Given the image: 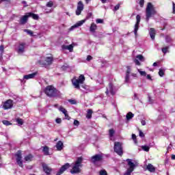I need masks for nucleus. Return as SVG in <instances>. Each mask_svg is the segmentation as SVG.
<instances>
[{"label":"nucleus","instance_id":"nucleus-17","mask_svg":"<svg viewBox=\"0 0 175 175\" xmlns=\"http://www.w3.org/2000/svg\"><path fill=\"white\" fill-rule=\"evenodd\" d=\"M56 148L57 151H62L64 149V143L62 141L57 142L56 144Z\"/></svg>","mask_w":175,"mask_h":175},{"label":"nucleus","instance_id":"nucleus-10","mask_svg":"<svg viewBox=\"0 0 175 175\" xmlns=\"http://www.w3.org/2000/svg\"><path fill=\"white\" fill-rule=\"evenodd\" d=\"M136 20L137 22L135 25L134 27V33L135 36H137V31H139V25H140V20H142V16L140 15L137 14L136 16Z\"/></svg>","mask_w":175,"mask_h":175},{"label":"nucleus","instance_id":"nucleus-55","mask_svg":"<svg viewBox=\"0 0 175 175\" xmlns=\"http://www.w3.org/2000/svg\"><path fill=\"white\" fill-rule=\"evenodd\" d=\"M4 50H5V46H3V44H1L0 46V52L3 53Z\"/></svg>","mask_w":175,"mask_h":175},{"label":"nucleus","instance_id":"nucleus-64","mask_svg":"<svg viewBox=\"0 0 175 175\" xmlns=\"http://www.w3.org/2000/svg\"><path fill=\"white\" fill-rule=\"evenodd\" d=\"M171 158L172 159L175 160V154H172Z\"/></svg>","mask_w":175,"mask_h":175},{"label":"nucleus","instance_id":"nucleus-44","mask_svg":"<svg viewBox=\"0 0 175 175\" xmlns=\"http://www.w3.org/2000/svg\"><path fill=\"white\" fill-rule=\"evenodd\" d=\"M100 175H107V172L105 170H101L100 171Z\"/></svg>","mask_w":175,"mask_h":175},{"label":"nucleus","instance_id":"nucleus-36","mask_svg":"<svg viewBox=\"0 0 175 175\" xmlns=\"http://www.w3.org/2000/svg\"><path fill=\"white\" fill-rule=\"evenodd\" d=\"M159 75L160 77H163L165 76V71L163 69H159Z\"/></svg>","mask_w":175,"mask_h":175},{"label":"nucleus","instance_id":"nucleus-26","mask_svg":"<svg viewBox=\"0 0 175 175\" xmlns=\"http://www.w3.org/2000/svg\"><path fill=\"white\" fill-rule=\"evenodd\" d=\"M49 146H45L43 147L42 152H44V155H50V152H49Z\"/></svg>","mask_w":175,"mask_h":175},{"label":"nucleus","instance_id":"nucleus-40","mask_svg":"<svg viewBox=\"0 0 175 175\" xmlns=\"http://www.w3.org/2000/svg\"><path fill=\"white\" fill-rule=\"evenodd\" d=\"M81 12H83V10L77 8V10H76V15H77V16H80V15L81 14Z\"/></svg>","mask_w":175,"mask_h":175},{"label":"nucleus","instance_id":"nucleus-62","mask_svg":"<svg viewBox=\"0 0 175 175\" xmlns=\"http://www.w3.org/2000/svg\"><path fill=\"white\" fill-rule=\"evenodd\" d=\"M131 76H133V77H137V74L132 73Z\"/></svg>","mask_w":175,"mask_h":175},{"label":"nucleus","instance_id":"nucleus-13","mask_svg":"<svg viewBox=\"0 0 175 175\" xmlns=\"http://www.w3.org/2000/svg\"><path fill=\"white\" fill-rule=\"evenodd\" d=\"M69 167H70V164H69V163H66L60 167L56 175L63 174L64 172H65L67 169H69Z\"/></svg>","mask_w":175,"mask_h":175},{"label":"nucleus","instance_id":"nucleus-15","mask_svg":"<svg viewBox=\"0 0 175 175\" xmlns=\"http://www.w3.org/2000/svg\"><path fill=\"white\" fill-rule=\"evenodd\" d=\"M83 82H82L81 80L79 79V78H78L77 79H72V84L74 87L77 90H80V84H83Z\"/></svg>","mask_w":175,"mask_h":175},{"label":"nucleus","instance_id":"nucleus-61","mask_svg":"<svg viewBox=\"0 0 175 175\" xmlns=\"http://www.w3.org/2000/svg\"><path fill=\"white\" fill-rule=\"evenodd\" d=\"M141 124H142V125H143V126L146 125V120H142V121H141Z\"/></svg>","mask_w":175,"mask_h":175},{"label":"nucleus","instance_id":"nucleus-49","mask_svg":"<svg viewBox=\"0 0 175 175\" xmlns=\"http://www.w3.org/2000/svg\"><path fill=\"white\" fill-rule=\"evenodd\" d=\"M132 139L134 140L135 143H137V139L136 138V135L132 134Z\"/></svg>","mask_w":175,"mask_h":175},{"label":"nucleus","instance_id":"nucleus-37","mask_svg":"<svg viewBox=\"0 0 175 175\" xmlns=\"http://www.w3.org/2000/svg\"><path fill=\"white\" fill-rule=\"evenodd\" d=\"M2 122L3 125H5L6 126H9V125H12V123L8 120H3Z\"/></svg>","mask_w":175,"mask_h":175},{"label":"nucleus","instance_id":"nucleus-16","mask_svg":"<svg viewBox=\"0 0 175 175\" xmlns=\"http://www.w3.org/2000/svg\"><path fill=\"white\" fill-rule=\"evenodd\" d=\"M109 89H107V90L105 91V94L106 95H109V93L110 92L111 95H114V89L113 88V83H109Z\"/></svg>","mask_w":175,"mask_h":175},{"label":"nucleus","instance_id":"nucleus-1","mask_svg":"<svg viewBox=\"0 0 175 175\" xmlns=\"http://www.w3.org/2000/svg\"><path fill=\"white\" fill-rule=\"evenodd\" d=\"M83 157H79L77 158L74 166L70 170L71 174H77L79 173H81V169H80V167H83Z\"/></svg>","mask_w":175,"mask_h":175},{"label":"nucleus","instance_id":"nucleus-11","mask_svg":"<svg viewBox=\"0 0 175 175\" xmlns=\"http://www.w3.org/2000/svg\"><path fill=\"white\" fill-rule=\"evenodd\" d=\"M25 46H27L25 42H19L17 49L18 54H23L25 51Z\"/></svg>","mask_w":175,"mask_h":175},{"label":"nucleus","instance_id":"nucleus-58","mask_svg":"<svg viewBox=\"0 0 175 175\" xmlns=\"http://www.w3.org/2000/svg\"><path fill=\"white\" fill-rule=\"evenodd\" d=\"M172 9H173V14H175V3H174V1H172Z\"/></svg>","mask_w":175,"mask_h":175},{"label":"nucleus","instance_id":"nucleus-27","mask_svg":"<svg viewBox=\"0 0 175 175\" xmlns=\"http://www.w3.org/2000/svg\"><path fill=\"white\" fill-rule=\"evenodd\" d=\"M77 9H81V10H84V4H83L82 1H79L78 2L77 8Z\"/></svg>","mask_w":175,"mask_h":175},{"label":"nucleus","instance_id":"nucleus-3","mask_svg":"<svg viewBox=\"0 0 175 175\" xmlns=\"http://www.w3.org/2000/svg\"><path fill=\"white\" fill-rule=\"evenodd\" d=\"M155 14H157L155 7H154L152 3H148L146 8V20L147 23H148V21H150V18H151L152 16H155Z\"/></svg>","mask_w":175,"mask_h":175},{"label":"nucleus","instance_id":"nucleus-25","mask_svg":"<svg viewBox=\"0 0 175 175\" xmlns=\"http://www.w3.org/2000/svg\"><path fill=\"white\" fill-rule=\"evenodd\" d=\"M92 113H94L92 109H88L86 114V118L91 120V118H92Z\"/></svg>","mask_w":175,"mask_h":175},{"label":"nucleus","instance_id":"nucleus-2","mask_svg":"<svg viewBox=\"0 0 175 175\" xmlns=\"http://www.w3.org/2000/svg\"><path fill=\"white\" fill-rule=\"evenodd\" d=\"M44 93L49 98H57L59 96L60 92L53 85H48L44 90Z\"/></svg>","mask_w":175,"mask_h":175},{"label":"nucleus","instance_id":"nucleus-38","mask_svg":"<svg viewBox=\"0 0 175 175\" xmlns=\"http://www.w3.org/2000/svg\"><path fill=\"white\" fill-rule=\"evenodd\" d=\"M53 6H54V3L51 1L46 3V8H53Z\"/></svg>","mask_w":175,"mask_h":175},{"label":"nucleus","instance_id":"nucleus-47","mask_svg":"<svg viewBox=\"0 0 175 175\" xmlns=\"http://www.w3.org/2000/svg\"><path fill=\"white\" fill-rule=\"evenodd\" d=\"M134 62H135V65H137L138 66H140L141 64H140V62L139 61V59H135Z\"/></svg>","mask_w":175,"mask_h":175},{"label":"nucleus","instance_id":"nucleus-20","mask_svg":"<svg viewBox=\"0 0 175 175\" xmlns=\"http://www.w3.org/2000/svg\"><path fill=\"white\" fill-rule=\"evenodd\" d=\"M36 75H38V72H33L31 74L25 75L24 79H25L26 80H29V79H33V77H35V76H36Z\"/></svg>","mask_w":175,"mask_h":175},{"label":"nucleus","instance_id":"nucleus-33","mask_svg":"<svg viewBox=\"0 0 175 175\" xmlns=\"http://www.w3.org/2000/svg\"><path fill=\"white\" fill-rule=\"evenodd\" d=\"M24 32H27L28 35H30V36H33V31H32L30 29H25Z\"/></svg>","mask_w":175,"mask_h":175},{"label":"nucleus","instance_id":"nucleus-41","mask_svg":"<svg viewBox=\"0 0 175 175\" xmlns=\"http://www.w3.org/2000/svg\"><path fill=\"white\" fill-rule=\"evenodd\" d=\"M78 79H81V81L82 83H84V81H85V77L83 75H81Z\"/></svg>","mask_w":175,"mask_h":175},{"label":"nucleus","instance_id":"nucleus-54","mask_svg":"<svg viewBox=\"0 0 175 175\" xmlns=\"http://www.w3.org/2000/svg\"><path fill=\"white\" fill-rule=\"evenodd\" d=\"M55 122H56L57 124H61V122H62V120L61 118H56V120H55Z\"/></svg>","mask_w":175,"mask_h":175},{"label":"nucleus","instance_id":"nucleus-31","mask_svg":"<svg viewBox=\"0 0 175 175\" xmlns=\"http://www.w3.org/2000/svg\"><path fill=\"white\" fill-rule=\"evenodd\" d=\"M16 122L18 124V125H23L24 124V120L20 118H16Z\"/></svg>","mask_w":175,"mask_h":175},{"label":"nucleus","instance_id":"nucleus-34","mask_svg":"<svg viewBox=\"0 0 175 175\" xmlns=\"http://www.w3.org/2000/svg\"><path fill=\"white\" fill-rule=\"evenodd\" d=\"M165 42L167 43H170V42H172V37L169 35L165 36Z\"/></svg>","mask_w":175,"mask_h":175},{"label":"nucleus","instance_id":"nucleus-18","mask_svg":"<svg viewBox=\"0 0 175 175\" xmlns=\"http://www.w3.org/2000/svg\"><path fill=\"white\" fill-rule=\"evenodd\" d=\"M34 157L33 156L32 154H29L26 155L24 158L25 162H32L33 160Z\"/></svg>","mask_w":175,"mask_h":175},{"label":"nucleus","instance_id":"nucleus-9","mask_svg":"<svg viewBox=\"0 0 175 175\" xmlns=\"http://www.w3.org/2000/svg\"><path fill=\"white\" fill-rule=\"evenodd\" d=\"M92 163H96V162H101L103 161V156L100 154H97L91 157Z\"/></svg>","mask_w":175,"mask_h":175},{"label":"nucleus","instance_id":"nucleus-30","mask_svg":"<svg viewBox=\"0 0 175 175\" xmlns=\"http://www.w3.org/2000/svg\"><path fill=\"white\" fill-rule=\"evenodd\" d=\"M59 111H62V113H63V114H66V113L68 112L66 109L64 108V107H62V106L59 107Z\"/></svg>","mask_w":175,"mask_h":175},{"label":"nucleus","instance_id":"nucleus-21","mask_svg":"<svg viewBox=\"0 0 175 175\" xmlns=\"http://www.w3.org/2000/svg\"><path fill=\"white\" fill-rule=\"evenodd\" d=\"M146 168L148 170V172H150V173H154L155 172V167H154V165H152V164L151 163H149L146 166Z\"/></svg>","mask_w":175,"mask_h":175},{"label":"nucleus","instance_id":"nucleus-51","mask_svg":"<svg viewBox=\"0 0 175 175\" xmlns=\"http://www.w3.org/2000/svg\"><path fill=\"white\" fill-rule=\"evenodd\" d=\"M138 131H139V137H144V133L143 132H142V130L138 129Z\"/></svg>","mask_w":175,"mask_h":175},{"label":"nucleus","instance_id":"nucleus-43","mask_svg":"<svg viewBox=\"0 0 175 175\" xmlns=\"http://www.w3.org/2000/svg\"><path fill=\"white\" fill-rule=\"evenodd\" d=\"M120 3H118L116 5H115L113 12H117L120 9Z\"/></svg>","mask_w":175,"mask_h":175},{"label":"nucleus","instance_id":"nucleus-32","mask_svg":"<svg viewBox=\"0 0 175 175\" xmlns=\"http://www.w3.org/2000/svg\"><path fill=\"white\" fill-rule=\"evenodd\" d=\"M142 149L144 151H146V152H148V151H150V146H142Z\"/></svg>","mask_w":175,"mask_h":175},{"label":"nucleus","instance_id":"nucleus-23","mask_svg":"<svg viewBox=\"0 0 175 175\" xmlns=\"http://www.w3.org/2000/svg\"><path fill=\"white\" fill-rule=\"evenodd\" d=\"M85 23V19L81 20V21H79L78 23H77L75 25H74L72 26V28H77L78 27H81V25L83 24H84Z\"/></svg>","mask_w":175,"mask_h":175},{"label":"nucleus","instance_id":"nucleus-12","mask_svg":"<svg viewBox=\"0 0 175 175\" xmlns=\"http://www.w3.org/2000/svg\"><path fill=\"white\" fill-rule=\"evenodd\" d=\"M3 107L4 110H8L9 109H12V107H13V100H10V99L6 100L4 103Z\"/></svg>","mask_w":175,"mask_h":175},{"label":"nucleus","instance_id":"nucleus-24","mask_svg":"<svg viewBox=\"0 0 175 175\" xmlns=\"http://www.w3.org/2000/svg\"><path fill=\"white\" fill-rule=\"evenodd\" d=\"M29 17H32L33 20H39V15L33 14L32 12H27Z\"/></svg>","mask_w":175,"mask_h":175},{"label":"nucleus","instance_id":"nucleus-46","mask_svg":"<svg viewBox=\"0 0 175 175\" xmlns=\"http://www.w3.org/2000/svg\"><path fill=\"white\" fill-rule=\"evenodd\" d=\"M69 103H70L71 105H76V103H77V102L76 101V100H72L70 99L68 100Z\"/></svg>","mask_w":175,"mask_h":175},{"label":"nucleus","instance_id":"nucleus-6","mask_svg":"<svg viewBox=\"0 0 175 175\" xmlns=\"http://www.w3.org/2000/svg\"><path fill=\"white\" fill-rule=\"evenodd\" d=\"M54 62V57L53 56L45 57L44 62L43 60H39L38 62L41 66H50Z\"/></svg>","mask_w":175,"mask_h":175},{"label":"nucleus","instance_id":"nucleus-29","mask_svg":"<svg viewBox=\"0 0 175 175\" xmlns=\"http://www.w3.org/2000/svg\"><path fill=\"white\" fill-rule=\"evenodd\" d=\"M114 133H116V131H114L113 129H110L109 130V137H113V136H114Z\"/></svg>","mask_w":175,"mask_h":175},{"label":"nucleus","instance_id":"nucleus-7","mask_svg":"<svg viewBox=\"0 0 175 175\" xmlns=\"http://www.w3.org/2000/svg\"><path fill=\"white\" fill-rule=\"evenodd\" d=\"M15 157H16V163L20 166V167H23V154L21 153V150H18L17 152L15 154Z\"/></svg>","mask_w":175,"mask_h":175},{"label":"nucleus","instance_id":"nucleus-56","mask_svg":"<svg viewBox=\"0 0 175 175\" xmlns=\"http://www.w3.org/2000/svg\"><path fill=\"white\" fill-rule=\"evenodd\" d=\"M125 81L126 83H128L129 81V75L128 74H126Z\"/></svg>","mask_w":175,"mask_h":175},{"label":"nucleus","instance_id":"nucleus-59","mask_svg":"<svg viewBox=\"0 0 175 175\" xmlns=\"http://www.w3.org/2000/svg\"><path fill=\"white\" fill-rule=\"evenodd\" d=\"M92 59V56L88 55L86 58V61H91Z\"/></svg>","mask_w":175,"mask_h":175},{"label":"nucleus","instance_id":"nucleus-35","mask_svg":"<svg viewBox=\"0 0 175 175\" xmlns=\"http://www.w3.org/2000/svg\"><path fill=\"white\" fill-rule=\"evenodd\" d=\"M168 50H169V46H165L161 49V51L162 53H163V54H166L169 51Z\"/></svg>","mask_w":175,"mask_h":175},{"label":"nucleus","instance_id":"nucleus-52","mask_svg":"<svg viewBox=\"0 0 175 175\" xmlns=\"http://www.w3.org/2000/svg\"><path fill=\"white\" fill-rule=\"evenodd\" d=\"M126 68H127V70L126 71V75H130L131 74V67L127 66Z\"/></svg>","mask_w":175,"mask_h":175},{"label":"nucleus","instance_id":"nucleus-8","mask_svg":"<svg viewBox=\"0 0 175 175\" xmlns=\"http://www.w3.org/2000/svg\"><path fill=\"white\" fill-rule=\"evenodd\" d=\"M42 167L44 173H46L47 175L51 174V172H53V168L49 166V164H46V163H42Z\"/></svg>","mask_w":175,"mask_h":175},{"label":"nucleus","instance_id":"nucleus-5","mask_svg":"<svg viewBox=\"0 0 175 175\" xmlns=\"http://www.w3.org/2000/svg\"><path fill=\"white\" fill-rule=\"evenodd\" d=\"M114 152L118 154L120 157H122L124 155V150H122V144L119 142H114V146H113Z\"/></svg>","mask_w":175,"mask_h":175},{"label":"nucleus","instance_id":"nucleus-48","mask_svg":"<svg viewBox=\"0 0 175 175\" xmlns=\"http://www.w3.org/2000/svg\"><path fill=\"white\" fill-rule=\"evenodd\" d=\"M138 72H139L141 76H146L147 73L146 72V71H140V70H138Z\"/></svg>","mask_w":175,"mask_h":175},{"label":"nucleus","instance_id":"nucleus-4","mask_svg":"<svg viewBox=\"0 0 175 175\" xmlns=\"http://www.w3.org/2000/svg\"><path fill=\"white\" fill-rule=\"evenodd\" d=\"M127 165L129 168L126 170L124 175H132V172L135 170V167H136V165L132 162L131 159H127L126 160Z\"/></svg>","mask_w":175,"mask_h":175},{"label":"nucleus","instance_id":"nucleus-14","mask_svg":"<svg viewBox=\"0 0 175 175\" xmlns=\"http://www.w3.org/2000/svg\"><path fill=\"white\" fill-rule=\"evenodd\" d=\"M28 18H29V16L28 15V13H26L20 19L19 23H20L21 25H25V24H27V23H28Z\"/></svg>","mask_w":175,"mask_h":175},{"label":"nucleus","instance_id":"nucleus-45","mask_svg":"<svg viewBox=\"0 0 175 175\" xmlns=\"http://www.w3.org/2000/svg\"><path fill=\"white\" fill-rule=\"evenodd\" d=\"M96 24H103V19L98 18L96 20Z\"/></svg>","mask_w":175,"mask_h":175},{"label":"nucleus","instance_id":"nucleus-63","mask_svg":"<svg viewBox=\"0 0 175 175\" xmlns=\"http://www.w3.org/2000/svg\"><path fill=\"white\" fill-rule=\"evenodd\" d=\"M134 99H139V97H137V94H134Z\"/></svg>","mask_w":175,"mask_h":175},{"label":"nucleus","instance_id":"nucleus-22","mask_svg":"<svg viewBox=\"0 0 175 175\" xmlns=\"http://www.w3.org/2000/svg\"><path fill=\"white\" fill-rule=\"evenodd\" d=\"M155 35H156L155 29L150 28V36L152 40H154L155 39Z\"/></svg>","mask_w":175,"mask_h":175},{"label":"nucleus","instance_id":"nucleus-28","mask_svg":"<svg viewBox=\"0 0 175 175\" xmlns=\"http://www.w3.org/2000/svg\"><path fill=\"white\" fill-rule=\"evenodd\" d=\"M126 117L127 120H132V118L135 117V114H133L132 112H129Z\"/></svg>","mask_w":175,"mask_h":175},{"label":"nucleus","instance_id":"nucleus-42","mask_svg":"<svg viewBox=\"0 0 175 175\" xmlns=\"http://www.w3.org/2000/svg\"><path fill=\"white\" fill-rule=\"evenodd\" d=\"M136 58L139 59V61H143V59H144V57H143V55H137L136 56Z\"/></svg>","mask_w":175,"mask_h":175},{"label":"nucleus","instance_id":"nucleus-39","mask_svg":"<svg viewBox=\"0 0 175 175\" xmlns=\"http://www.w3.org/2000/svg\"><path fill=\"white\" fill-rule=\"evenodd\" d=\"M66 49H67V50H69V51H73V45H68L66 46Z\"/></svg>","mask_w":175,"mask_h":175},{"label":"nucleus","instance_id":"nucleus-50","mask_svg":"<svg viewBox=\"0 0 175 175\" xmlns=\"http://www.w3.org/2000/svg\"><path fill=\"white\" fill-rule=\"evenodd\" d=\"M74 125H75L76 126H79L80 125V122H79V120H75Z\"/></svg>","mask_w":175,"mask_h":175},{"label":"nucleus","instance_id":"nucleus-60","mask_svg":"<svg viewBox=\"0 0 175 175\" xmlns=\"http://www.w3.org/2000/svg\"><path fill=\"white\" fill-rule=\"evenodd\" d=\"M146 78L148 79V80H152V79L151 78V75H148L146 76Z\"/></svg>","mask_w":175,"mask_h":175},{"label":"nucleus","instance_id":"nucleus-53","mask_svg":"<svg viewBox=\"0 0 175 175\" xmlns=\"http://www.w3.org/2000/svg\"><path fill=\"white\" fill-rule=\"evenodd\" d=\"M139 5L140 8H143L144 6V0H139Z\"/></svg>","mask_w":175,"mask_h":175},{"label":"nucleus","instance_id":"nucleus-57","mask_svg":"<svg viewBox=\"0 0 175 175\" xmlns=\"http://www.w3.org/2000/svg\"><path fill=\"white\" fill-rule=\"evenodd\" d=\"M64 116L66 117V120H70V116H69V115L68 114V112H66V113H64Z\"/></svg>","mask_w":175,"mask_h":175},{"label":"nucleus","instance_id":"nucleus-19","mask_svg":"<svg viewBox=\"0 0 175 175\" xmlns=\"http://www.w3.org/2000/svg\"><path fill=\"white\" fill-rule=\"evenodd\" d=\"M96 29H98V26L96 25V24L92 23L90 27V31L92 32V33H95Z\"/></svg>","mask_w":175,"mask_h":175}]
</instances>
